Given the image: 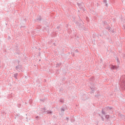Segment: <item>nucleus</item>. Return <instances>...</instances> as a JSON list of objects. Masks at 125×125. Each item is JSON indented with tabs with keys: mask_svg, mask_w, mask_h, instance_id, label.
<instances>
[{
	"mask_svg": "<svg viewBox=\"0 0 125 125\" xmlns=\"http://www.w3.org/2000/svg\"><path fill=\"white\" fill-rule=\"evenodd\" d=\"M49 114H51V111H50L49 112H48Z\"/></svg>",
	"mask_w": 125,
	"mask_h": 125,
	"instance_id": "2",
	"label": "nucleus"
},
{
	"mask_svg": "<svg viewBox=\"0 0 125 125\" xmlns=\"http://www.w3.org/2000/svg\"><path fill=\"white\" fill-rule=\"evenodd\" d=\"M111 69H112L113 70L116 69V66H112L111 67Z\"/></svg>",
	"mask_w": 125,
	"mask_h": 125,
	"instance_id": "1",
	"label": "nucleus"
}]
</instances>
